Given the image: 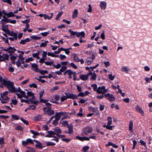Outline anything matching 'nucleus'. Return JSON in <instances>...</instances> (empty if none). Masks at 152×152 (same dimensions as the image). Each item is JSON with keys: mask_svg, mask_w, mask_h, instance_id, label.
Returning <instances> with one entry per match:
<instances>
[{"mask_svg": "<svg viewBox=\"0 0 152 152\" xmlns=\"http://www.w3.org/2000/svg\"><path fill=\"white\" fill-rule=\"evenodd\" d=\"M108 122L107 125H110L112 124V118L110 117H108L107 118Z\"/></svg>", "mask_w": 152, "mask_h": 152, "instance_id": "41", "label": "nucleus"}, {"mask_svg": "<svg viewBox=\"0 0 152 152\" xmlns=\"http://www.w3.org/2000/svg\"><path fill=\"white\" fill-rule=\"evenodd\" d=\"M66 113V112H56L55 116H57L58 118H59V119H60L61 116L65 115Z\"/></svg>", "mask_w": 152, "mask_h": 152, "instance_id": "11", "label": "nucleus"}, {"mask_svg": "<svg viewBox=\"0 0 152 152\" xmlns=\"http://www.w3.org/2000/svg\"><path fill=\"white\" fill-rule=\"evenodd\" d=\"M46 113L48 115H51L54 114V112L53 110L48 109V110L46 111Z\"/></svg>", "mask_w": 152, "mask_h": 152, "instance_id": "23", "label": "nucleus"}, {"mask_svg": "<svg viewBox=\"0 0 152 152\" xmlns=\"http://www.w3.org/2000/svg\"><path fill=\"white\" fill-rule=\"evenodd\" d=\"M11 117L14 120H17L19 119L20 118L18 115L13 114L11 115Z\"/></svg>", "mask_w": 152, "mask_h": 152, "instance_id": "26", "label": "nucleus"}, {"mask_svg": "<svg viewBox=\"0 0 152 152\" xmlns=\"http://www.w3.org/2000/svg\"><path fill=\"white\" fill-rule=\"evenodd\" d=\"M66 58V56L64 55H63L61 54L59 55V58L61 60H63L64 59Z\"/></svg>", "mask_w": 152, "mask_h": 152, "instance_id": "61", "label": "nucleus"}, {"mask_svg": "<svg viewBox=\"0 0 152 152\" xmlns=\"http://www.w3.org/2000/svg\"><path fill=\"white\" fill-rule=\"evenodd\" d=\"M31 66L33 68V69L35 71L37 72H38L39 69H38V68L37 66V65L36 64H31Z\"/></svg>", "mask_w": 152, "mask_h": 152, "instance_id": "14", "label": "nucleus"}, {"mask_svg": "<svg viewBox=\"0 0 152 152\" xmlns=\"http://www.w3.org/2000/svg\"><path fill=\"white\" fill-rule=\"evenodd\" d=\"M53 66L55 68L57 69H59L61 67V65L59 64H58L56 65L53 64Z\"/></svg>", "mask_w": 152, "mask_h": 152, "instance_id": "55", "label": "nucleus"}, {"mask_svg": "<svg viewBox=\"0 0 152 152\" xmlns=\"http://www.w3.org/2000/svg\"><path fill=\"white\" fill-rule=\"evenodd\" d=\"M36 107V106L32 105L28 106V109H29V110H34L35 109Z\"/></svg>", "mask_w": 152, "mask_h": 152, "instance_id": "50", "label": "nucleus"}, {"mask_svg": "<svg viewBox=\"0 0 152 152\" xmlns=\"http://www.w3.org/2000/svg\"><path fill=\"white\" fill-rule=\"evenodd\" d=\"M89 147L88 146H86L84 147L83 148V151L84 152H88L87 150L89 148Z\"/></svg>", "mask_w": 152, "mask_h": 152, "instance_id": "53", "label": "nucleus"}, {"mask_svg": "<svg viewBox=\"0 0 152 152\" xmlns=\"http://www.w3.org/2000/svg\"><path fill=\"white\" fill-rule=\"evenodd\" d=\"M52 137H53V138L51 139V140L55 141L57 142H58V139L57 137L55 136H53Z\"/></svg>", "mask_w": 152, "mask_h": 152, "instance_id": "62", "label": "nucleus"}, {"mask_svg": "<svg viewBox=\"0 0 152 152\" xmlns=\"http://www.w3.org/2000/svg\"><path fill=\"white\" fill-rule=\"evenodd\" d=\"M8 52L9 53H14L15 51L17 50L14 47H10L8 48Z\"/></svg>", "mask_w": 152, "mask_h": 152, "instance_id": "21", "label": "nucleus"}, {"mask_svg": "<svg viewBox=\"0 0 152 152\" xmlns=\"http://www.w3.org/2000/svg\"><path fill=\"white\" fill-rule=\"evenodd\" d=\"M18 57V59H19L20 61H23L24 59V58L23 57L22 54H19Z\"/></svg>", "mask_w": 152, "mask_h": 152, "instance_id": "57", "label": "nucleus"}, {"mask_svg": "<svg viewBox=\"0 0 152 152\" xmlns=\"http://www.w3.org/2000/svg\"><path fill=\"white\" fill-rule=\"evenodd\" d=\"M121 71L123 72H125L127 73H128L129 69L125 66H123L121 68Z\"/></svg>", "mask_w": 152, "mask_h": 152, "instance_id": "27", "label": "nucleus"}, {"mask_svg": "<svg viewBox=\"0 0 152 152\" xmlns=\"http://www.w3.org/2000/svg\"><path fill=\"white\" fill-rule=\"evenodd\" d=\"M2 100L7 101L10 99V98L7 96H1Z\"/></svg>", "mask_w": 152, "mask_h": 152, "instance_id": "36", "label": "nucleus"}, {"mask_svg": "<svg viewBox=\"0 0 152 152\" xmlns=\"http://www.w3.org/2000/svg\"><path fill=\"white\" fill-rule=\"evenodd\" d=\"M114 126H110V125H104L103 126V127L104 128L106 127V128L109 130H112L113 129V128L114 127Z\"/></svg>", "mask_w": 152, "mask_h": 152, "instance_id": "32", "label": "nucleus"}, {"mask_svg": "<svg viewBox=\"0 0 152 152\" xmlns=\"http://www.w3.org/2000/svg\"><path fill=\"white\" fill-rule=\"evenodd\" d=\"M15 129L18 130L22 131L23 129V128L20 126H18L16 127Z\"/></svg>", "mask_w": 152, "mask_h": 152, "instance_id": "63", "label": "nucleus"}, {"mask_svg": "<svg viewBox=\"0 0 152 152\" xmlns=\"http://www.w3.org/2000/svg\"><path fill=\"white\" fill-rule=\"evenodd\" d=\"M9 35L13 37H18L17 34L15 32H14L13 31H12L11 32L9 30L7 31V33Z\"/></svg>", "mask_w": 152, "mask_h": 152, "instance_id": "12", "label": "nucleus"}, {"mask_svg": "<svg viewBox=\"0 0 152 152\" xmlns=\"http://www.w3.org/2000/svg\"><path fill=\"white\" fill-rule=\"evenodd\" d=\"M47 146H54L56 144L51 142H46Z\"/></svg>", "mask_w": 152, "mask_h": 152, "instance_id": "39", "label": "nucleus"}, {"mask_svg": "<svg viewBox=\"0 0 152 152\" xmlns=\"http://www.w3.org/2000/svg\"><path fill=\"white\" fill-rule=\"evenodd\" d=\"M93 131L92 128L90 126H88L83 129L82 133L85 135H87L91 133Z\"/></svg>", "mask_w": 152, "mask_h": 152, "instance_id": "3", "label": "nucleus"}, {"mask_svg": "<svg viewBox=\"0 0 152 152\" xmlns=\"http://www.w3.org/2000/svg\"><path fill=\"white\" fill-rule=\"evenodd\" d=\"M20 120L24 123L26 124L27 125H28L29 124V123L28 121L24 119L23 118L21 117L20 118Z\"/></svg>", "mask_w": 152, "mask_h": 152, "instance_id": "46", "label": "nucleus"}, {"mask_svg": "<svg viewBox=\"0 0 152 152\" xmlns=\"http://www.w3.org/2000/svg\"><path fill=\"white\" fill-rule=\"evenodd\" d=\"M133 123L132 121H130L129 124V130L131 132L133 131Z\"/></svg>", "mask_w": 152, "mask_h": 152, "instance_id": "33", "label": "nucleus"}, {"mask_svg": "<svg viewBox=\"0 0 152 152\" xmlns=\"http://www.w3.org/2000/svg\"><path fill=\"white\" fill-rule=\"evenodd\" d=\"M35 147L37 148H39L40 149H42L43 148L45 147V145L42 146V143L40 142L38 144H36L35 145Z\"/></svg>", "mask_w": 152, "mask_h": 152, "instance_id": "24", "label": "nucleus"}, {"mask_svg": "<svg viewBox=\"0 0 152 152\" xmlns=\"http://www.w3.org/2000/svg\"><path fill=\"white\" fill-rule=\"evenodd\" d=\"M55 119L53 122V124L54 126L56 125L58 123V121L60 119L59 118H58L57 116H55Z\"/></svg>", "mask_w": 152, "mask_h": 152, "instance_id": "25", "label": "nucleus"}, {"mask_svg": "<svg viewBox=\"0 0 152 152\" xmlns=\"http://www.w3.org/2000/svg\"><path fill=\"white\" fill-rule=\"evenodd\" d=\"M9 19H8V18L2 19L0 21V23H1L3 25H4L6 23H9Z\"/></svg>", "mask_w": 152, "mask_h": 152, "instance_id": "18", "label": "nucleus"}, {"mask_svg": "<svg viewBox=\"0 0 152 152\" xmlns=\"http://www.w3.org/2000/svg\"><path fill=\"white\" fill-rule=\"evenodd\" d=\"M59 88V86H56L53 87L50 90V91H55L57 90Z\"/></svg>", "mask_w": 152, "mask_h": 152, "instance_id": "38", "label": "nucleus"}, {"mask_svg": "<svg viewBox=\"0 0 152 152\" xmlns=\"http://www.w3.org/2000/svg\"><path fill=\"white\" fill-rule=\"evenodd\" d=\"M97 135V134H92L90 136V139H92L94 140H95L96 139V137Z\"/></svg>", "mask_w": 152, "mask_h": 152, "instance_id": "47", "label": "nucleus"}, {"mask_svg": "<svg viewBox=\"0 0 152 152\" xmlns=\"http://www.w3.org/2000/svg\"><path fill=\"white\" fill-rule=\"evenodd\" d=\"M38 72H39L42 75H43L47 74L48 73V71L47 70H39Z\"/></svg>", "mask_w": 152, "mask_h": 152, "instance_id": "42", "label": "nucleus"}, {"mask_svg": "<svg viewBox=\"0 0 152 152\" xmlns=\"http://www.w3.org/2000/svg\"><path fill=\"white\" fill-rule=\"evenodd\" d=\"M15 92H19L21 94H22L23 93H24V91H22L21 90L20 87H18V89H16L15 88Z\"/></svg>", "mask_w": 152, "mask_h": 152, "instance_id": "31", "label": "nucleus"}, {"mask_svg": "<svg viewBox=\"0 0 152 152\" xmlns=\"http://www.w3.org/2000/svg\"><path fill=\"white\" fill-rule=\"evenodd\" d=\"M31 41V40L29 38H26L25 39H21L20 42V44L22 45H25L26 42H29Z\"/></svg>", "mask_w": 152, "mask_h": 152, "instance_id": "13", "label": "nucleus"}, {"mask_svg": "<svg viewBox=\"0 0 152 152\" xmlns=\"http://www.w3.org/2000/svg\"><path fill=\"white\" fill-rule=\"evenodd\" d=\"M99 6L102 10H104L107 7V3L104 1H101L100 2Z\"/></svg>", "mask_w": 152, "mask_h": 152, "instance_id": "10", "label": "nucleus"}, {"mask_svg": "<svg viewBox=\"0 0 152 152\" xmlns=\"http://www.w3.org/2000/svg\"><path fill=\"white\" fill-rule=\"evenodd\" d=\"M7 16L8 18H10L15 16V15L14 14L13 12H10L7 13Z\"/></svg>", "mask_w": 152, "mask_h": 152, "instance_id": "37", "label": "nucleus"}, {"mask_svg": "<svg viewBox=\"0 0 152 152\" xmlns=\"http://www.w3.org/2000/svg\"><path fill=\"white\" fill-rule=\"evenodd\" d=\"M104 96L107 99H108L110 102H113L115 99V97L113 95L110 94L108 93L104 95Z\"/></svg>", "mask_w": 152, "mask_h": 152, "instance_id": "6", "label": "nucleus"}, {"mask_svg": "<svg viewBox=\"0 0 152 152\" xmlns=\"http://www.w3.org/2000/svg\"><path fill=\"white\" fill-rule=\"evenodd\" d=\"M53 129L54 132L57 134H60L61 132V130L59 127H56Z\"/></svg>", "mask_w": 152, "mask_h": 152, "instance_id": "20", "label": "nucleus"}, {"mask_svg": "<svg viewBox=\"0 0 152 152\" xmlns=\"http://www.w3.org/2000/svg\"><path fill=\"white\" fill-rule=\"evenodd\" d=\"M30 37L34 40L39 39L41 38V37L36 35H32Z\"/></svg>", "mask_w": 152, "mask_h": 152, "instance_id": "35", "label": "nucleus"}, {"mask_svg": "<svg viewBox=\"0 0 152 152\" xmlns=\"http://www.w3.org/2000/svg\"><path fill=\"white\" fill-rule=\"evenodd\" d=\"M22 145L24 146H25L28 145L29 144H34L33 140L31 138H28L26 139V141L22 140Z\"/></svg>", "mask_w": 152, "mask_h": 152, "instance_id": "5", "label": "nucleus"}, {"mask_svg": "<svg viewBox=\"0 0 152 152\" xmlns=\"http://www.w3.org/2000/svg\"><path fill=\"white\" fill-rule=\"evenodd\" d=\"M67 69V67L65 66H62L61 69H60V71L61 72H63Z\"/></svg>", "mask_w": 152, "mask_h": 152, "instance_id": "59", "label": "nucleus"}, {"mask_svg": "<svg viewBox=\"0 0 152 152\" xmlns=\"http://www.w3.org/2000/svg\"><path fill=\"white\" fill-rule=\"evenodd\" d=\"M2 85L6 86L11 92L14 93V92L15 91V87L13 82L3 79Z\"/></svg>", "mask_w": 152, "mask_h": 152, "instance_id": "1", "label": "nucleus"}, {"mask_svg": "<svg viewBox=\"0 0 152 152\" xmlns=\"http://www.w3.org/2000/svg\"><path fill=\"white\" fill-rule=\"evenodd\" d=\"M48 133L50 134V135L52 136V135H56V132L52 131H49L48 132Z\"/></svg>", "mask_w": 152, "mask_h": 152, "instance_id": "56", "label": "nucleus"}, {"mask_svg": "<svg viewBox=\"0 0 152 152\" xmlns=\"http://www.w3.org/2000/svg\"><path fill=\"white\" fill-rule=\"evenodd\" d=\"M80 77L81 80H86L87 79L88 76L87 74H82L80 75Z\"/></svg>", "mask_w": 152, "mask_h": 152, "instance_id": "17", "label": "nucleus"}, {"mask_svg": "<svg viewBox=\"0 0 152 152\" xmlns=\"http://www.w3.org/2000/svg\"><path fill=\"white\" fill-rule=\"evenodd\" d=\"M75 72H72L71 69H68L66 71L65 73H67L69 75H71L73 74Z\"/></svg>", "mask_w": 152, "mask_h": 152, "instance_id": "43", "label": "nucleus"}, {"mask_svg": "<svg viewBox=\"0 0 152 152\" xmlns=\"http://www.w3.org/2000/svg\"><path fill=\"white\" fill-rule=\"evenodd\" d=\"M54 62L53 61H45V64L46 65L51 66V65L53 64Z\"/></svg>", "mask_w": 152, "mask_h": 152, "instance_id": "45", "label": "nucleus"}, {"mask_svg": "<svg viewBox=\"0 0 152 152\" xmlns=\"http://www.w3.org/2000/svg\"><path fill=\"white\" fill-rule=\"evenodd\" d=\"M80 92V93L78 95H76L77 97V98L78 96H82V97H83L85 96V94H84L83 92Z\"/></svg>", "mask_w": 152, "mask_h": 152, "instance_id": "60", "label": "nucleus"}, {"mask_svg": "<svg viewBox=\"0 0 152 152\" xmlns=\"http://www.w3.org/2000/svg\"><path fill=\"white\" fill-rule=\"evenodd\" d=\"M91 86L93 88V89L94 91L97 92V86L96 84H93L91 85Z\"/></svg>", "mask_w": 152, "mask_h": 152, "instance_id": "49", "label": "nucleus"}, {"mask_svg": "<svg viewBox=\"0 0 152 152\" xmlns=\"http://www.w3.org/2000/svg\"><path fill=\"white\" fill-rule=\"evenodd\" d=\"M30 131L32 134H33L34 135L36 136H38L39 135V133L37 132L32 130H30Z\"/></svg>", "mask_w": 152, "mask_h": 152, "instance_id": "51", "label": "nucleus"}, {"mask_svg": "<svg viewBox=\"0 0 152 152\" xmlns=\"http://www.w3.org/2000/svg\"><path fill=\"white\" fill-rule=\"evenodd\" d=\"M9 56L5 54H3V57L1 61H5V60H8Z\"/></svg>", "mask_w": 152, "mask_h": 152, "instance_id": "28", "label": "nucleus"}, {"mask_svg": "<svg viewBox=\"0 0 152 152\" xmlns=\"http://www.w3.org/2000/svg\"><path fill=\"white\" fill-rule=\"evenodd\" d=\"M83 109L82 108L80 109L79 112L77 114V116H79L80 117L83 116Z\"/></svg>", "mask_w": 152, "mask_h": 152, "instance_id": "34", "label": "nucleus"}, {"mask_svg": "<svg viewBox=\"0 0 152 152\" xmlns=\"http://www.w3.org/2000/svg\"><path fill=\"white\" fill-rule=\"evenodd\" d=\"M61 124L62 125L65 127H66V126H67L69 125L68 122L66 121H63L62 122Z\"/></svg>", "mask_w": 152, "mask_h": 152, "instance_id": "52", "label": "nucleus"}, {"mask_svg": "<svg viewBox=\"0 0 152 152\" xmlns=\"http://www.w3.org/2000/svg\"><path fill=\"white\" fill-rule=\"evenodd\" d=\"M85 34L84 32L83 31L79 32L76 31V35L78 37H79L81 36L83 37H85Z\"/></svg>", "mask_w": 152, "mask_h": 152, "instance_id": "15", "label": "nucleus"}, {"mask_svg": "<svg viewBox=\"0 0 152 152\" xmlns=\"http://www.w3.org/2000/svg\"><path fill=\"white\" fill-rule=\"evenodd\" d=\"M63 13V12H59L58 13V14L57 15L56 17L55 18V19L56 20H59V19L60 17L61 16V15H62Z\"/></svg>", "mask_w": 152, "mask_h": 152, "instance_id": "40", "label": "nucleus"}, {"mask_svg": "<svg viewBox=\"0 0 152 152\" xmlns=\"http://www.w3.org/2000/svg\"><path fill=\"white\" fill-rule=\"evenodd\" d=\"M68 32L70 34L71 36L76 35V31H74L71 29H70L68 30Z\"/></svg>", "mask_w": 152, "mask_h": 152, "instance_id": "44", "label": "nucleus"}, {"mask_svg": "<svg viewBox=\"0 0 152 152\" xmlns=\"http://www.w3.org/2000/svg\"><path fill=\"white\" fill-rule=\"evenodd\" d=\"M78 14L77 10L75 9L74 10V12L72 15V18L73 19L77 17Z\"/></svg>", "mask_w": 152, "mask_h": 152, "instance_id": "30", "label": "nucleus"}, {"mask_svg": "<svg viewBox=\"0 0 152 152\" xmlns=\"http://www.w3.org/2000/svg\"><path fill=\"white\" fill-rule=\"evenodd\" d=\"M95 59L94 56L93 57H88L87 59V63L88 65L90 64L93 61L94 59Z\"/></svg>", "mask_w": 152, "mask_h": 152, "instance_id": "16", "label": "nucleus"}, {"mask_svg": "<svg viewBox=\"0 0 152 152\" xmlns=\"http://www.w3.org/2000/svg\"><path fill=\"white\" fill-rule=\"evenodd\" d=\"M106 146H112L113 148H117L118 147V145L115 144H113L112 142H109L106 145Z\"/></svg>", "mask_w": 152, "mask_h": 152, "instance_id": "19", "label": "nucleus"}, {"mask_svg": "<svg viewBox=\"0 0 152 152\" xmlns=\"http://www.w3.org/2000/svg\"><path fill=\"white\" fill-rule=\"evenodd\" d=\"M49 33L48 32H44L41 33L40 34L44 37L46 36Z\"/></svg>", "mask_w": 152, "mask_h": 152, "instance_id": "64", "label": "nucleus"}, {"mask_svg": "<svg viewBox=\"0 0 152 152\" xmlns=\"http://www.w3.org/2000/svg\"><path fill=\"white\" fill-rule=\"evenodd\" d=\"M97 78V76L96 74L94 72L93 74L91 76L90 78L91 80H96Z\"/></svg>", "mask_w": 152, "mask_h": 152, "instance_id": "29", "label": "nucleus"}, {"mask_svg": "<svg viewBox=\"0 0 152 152\" xmlns=\"http://www.w3.org/2000/svg\"><path fill=\"white\" fill-rule=\"evenodd\" d=\"M107 91V89H105V87L102 86L101 87L99 86L98 88L97 92L99 94H104L106 93Z\"/></svg>", "mask_w": 152, "mask_h": 152, "instance_id": "4", "label": "nucleus"}, {"mask_svg": "<svg viewBox=\"0 0 152 152\" xmlns=\"http://www.w3.org/2000/svg\"><path fill=\"white\" fill-rule=\"evenodd\" d=\"M41 119V116L40 115L36 116L34 118V120L35 121H39Z\"/></svg>", "mask_w": 152, "mask_h": 152, "instance_id": "48", "label": "nucleus"}, {"mask_svg": "<svg viewBox=\"0 0 152 152\" xmlns=\"http://www.w3.org/2000/svg\"><path fill=\"white\" fill-rule=\"evenodd\" d=\"M65 94L66 96L63 95L60 98L61 102L66 100L68 99H74L77 98L76 95L75 94H69L68 93H65Z\"/></svg>", "mask_w": 152, "mask_h": 152, "instance_id": "2", "label": "nucleus"}, {"mask_svg": "<svg viewBox=\"0 0 152 152\" xmlns=\"http://www.w3.org/2000/svg\"><path fill=\"white\" fill-rule=\"evenodd\" d=\"M29 101V102H30L31 104H34L36 105H37V104L39 103L38 100H36V97L34 96H32Z\"/></svg>", "mask_w": 152, "mask_h": 152, "instance_id": "7", "label": "nucleus"}, {"mask_svg": "<svg viewBox=\"0 0 152 152\" xmlns=\"http://www.w3.org/2000/svg\"><path fill=\"white\" fill-rule=\"evenodd\" d=\"M67 127L68 128V133L70 134H73V130L72 124L71 123L67 126Z\"/></svg>", "mask_w": 152, "mask_h": 152, "instance_id": "8", "label": "nucleus"}, {"mask_svg": "<svg viewBox=\"0 0 152 152\" xmlns=\"http://www.w3.org/2000/svg\"><path fill=\"white\" fill-rule=\"evenodd\" d=\"M21 102H25L26 103H28V104H30V103L29 102V100H26L23 99H22L20 101Z\"/></svg>", "mask_w": 152, "mask_h": 152, "instance_id": "58", "label": "nucleus"}, {"mask_svg": "<svg viewBox=\"0 0 152 152\" xmlns=\"http://www.w3.org/2000/svg\"><path fill=\"white\" fill-rule=\"evenodd\" d=\"M29 86L30 88L33 87V88H37V85H36V84H35L34 83H33L32 84H30L29 85Z\"/></svg>", "mask_w": 152, "mask_h": 152, "instance_id": "54", "label": "nucleus"}, {"mask_svg": "<svg viewBox=\"0 0 152 152\" xmlns=\"http://www.w3.org/2000/svg\"><path fill=\"white\" fill-rule=\"evenodd\" d=\"M136 110L138 112L141 113L142 116H144V115L143 110H142L141 107L139 105H137L135 107Z\"/></svg>", "mask_w": 152, "mask_h": 152, "instance_id": "9", "label": "nucleus"}, {"mask_svg": "<svg viewBox=\"0 0 152 152\" xmlns=\"http://www.w3.org/2000/svg\"><path fill=\"white\" fill-rule=\"evenodd\" d=\"M51 16L49 17L48 15L44 14L43 18L45 19H48L49 20L52 18L53 17V13H50Z\"/></svg>", "mask_w": 152, "mask_h": 152, "instance_id": "22", "label": "nucleus"}]
</instances>
